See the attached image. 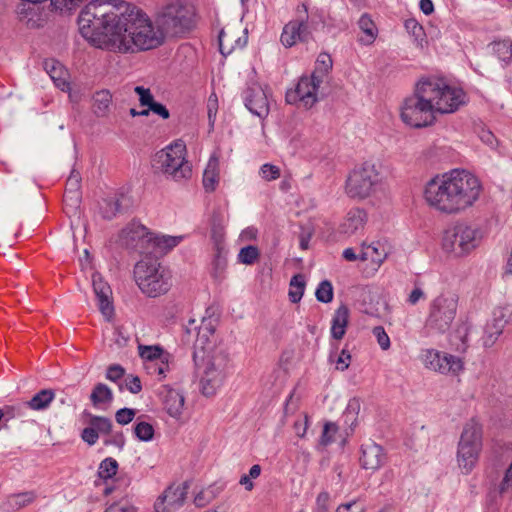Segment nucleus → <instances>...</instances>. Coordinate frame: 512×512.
<instances>
[{
  "label": "nucleus",
  "instance_id": "dca6fc26",
  "mask_svg": "<svg viewBox=\"0 0 512 512\" xmlns=\"http://www.w3.org/2000/svg\"><path fill=\"white\" fill-rule=\"evenodd\" d=\"M189 482L169 486L154 504L156 512H173L180 508L186 499Z\"/></svg>",
  "mask_w": 512,
  "mask_h": 512
},
{
  "label": "nucleus",
  "instance_id": "0eeeda50",
  "mask_svg": "<svg viewBox=\"0 0 512 512\" xmlns=\"http://www.w3.org/2000/svg\"><path fill=\"white\" fill-rule=\"evenodd\" d=\"M153 167L175 181L188 179L192 174V169L186 160L184 142L177 140L158 151L153 158Z\"/></svg>",
  "mask_w": 512,
  "mask_h": 512
},
{
  "label": "nucleus",
  "instance_id": "09e8293b",
  "mask_svg": "<svg viewBox=\"0 0 512 512\" xmlns=\"http://www.w3.org/2000/svg\"><path fill=\"white\" fill-rule=\"evenodd\" d=\"M26 406L23 405H6L0 408V411L3 413V426H7V422L11 419L21 417L24 414V409Z\"/></svg>",
  "mask_w": 512,
  "mask_h": 512
},
{
  "label": "nucleus",
  "instance_id": "ea45409f",
  "mask_svg": "<svg viewBox=\"0 0 512 512\" xmlns=\"http://www.w3.org/2000/svg\"><path fill=\"white\" fill-rule=\"evenodd\" d=\"M112 96L109 91L102 90L94 95V107L97 116H104L110 106Z\"/></svg>",
  "mask_w": 512,
  "mask_h": 512
},
{
  "label": "nucleus",
  "instance_id": "20e7f679",
  "mask_svg": "<svg viewBox=\"0 0 512 512\" xmlns=\"http://www.w3.org/2000/svg\"><path fill=\"white\" fill-rule=\"evenodd\" d=\"M432 88L427 87L426 80L417 83L414 93L407 97L401 106V120L412 128L431 126L436 120L432 104Z\"/></svg>",
  "mask_w": 512,
  "mask_h": 512
},
{
  "label": "nucleus",
  "instance_id": "e433bc0d",
  "mask_svg": "<svg viewBox=\"0 0 512 512\" xmlns=\"http://www.w3.org/2000/svg\"><path fill=\"white\" fill-rule=\"evenodd\" d=\"M85 415L89 417V424L100 435H109L112 432V421L103 416H95L85 412Z\"/></svg>",
  "mask_w": 512,
  "mask_h": 512
},
{
  "label": "nucleus",
  "instance_id": "a211bd4d",
  "mask_svg": "<svg viewBox=\"0 0 512 512\" xmlns=\"http://www.w3.org/2000/svg\"><path fill=\"white\" fill-rule=\"evenodd\" d=\"M244 103L247 109L259 118L267 117L269 103L265 90L261 85L252 83L244 91Z\"/></svg>",
  "mask_w": 512,
  "mask_h": 512
},
{
  "label": "nucleus",
  "instance_id": "39448f33",
  "mask_svg": "<svg viewBox=\"0 0 512 512\" xmlns=\"http://www.w3.org/2000/svg\"><path fill=\"white\" fill-rule=\"evenodd\" d=\"M135 281L149 297L165 294L171 287V276L158 259L145 255L134 267Z\"/></svg>",
  "mask_w": 512,
  "mask_h": 512
},
{
  "label": "nucleus",
  "instance_id": "f8f14e48",
  "mask_svg": "<svg viewBox=\"0 0 512 512\" xmlns=\"http://www.w3.org/2000/svg\"><path fill=\"white\" fill-rule=\"evenodd\" d=\"M427 87L432 88V104L436 113H454L466 105L468 98L463 89L445 84L439 80L426 79Z\"/></svg>",
  "mask_w": 512,
  "mask_h": 512
},
{
  "label": "nucleus",
  "instance_id": "0e129e2a",
  "mask_svg": "<svg viewBox=\"0 0 512 512\" xmlns=\"http://www.w3.org/2000/svg\"><path fill=\"white\" fill-rule=\"evenodd\" d=\"M512 491V462L509 468L506 471V474L499 485V492L501 494L508 493Z\"/></svg>",
  "mask_w": 512,
  "mask_h": 512
},
{
  "label": "nucleus",
  "instance_id": "79ce46f5",
  "mask_svg": "<svg viewBox=\"0 0 512 512\" xmlns=\"http://www.w3.org/2000/svg\"><path fill=\"white\" fill-rule=\"evenodd\" d=\"M118 470V463L114 458L108 457L104 459L98 468V476L101 479L107 480L116 475Z\"/></svg>",
  "mask_w": 512,
  "mask_h": 512
},
{
  "label": "nucleus",
  "instance_id": "c03bdc74",
  "mask_svg": "<svg viewBox=\"0 0 512 512\" xmlns=\"http://www.w3.org/2000/svg\"><path fill=\"white\" fill-rule=\"evenodd\" d=\"M316 299L322 303H329L333 300V287L330 281L323 280L319 283L316 292Z\"/></svg>",
  "mask_w": 512,
  "mask_h": 512
},
{
  "label": "nucleus",
  "instance_id": "69168bd1",
  "mask_svg": "<svg viewBox=\"0 0 512 512\" xmlns=\"http://www.w3.org/2000/svg\"><path fill=\"white\" fill-rule=\"evenodd\" d=\"M351 362L350 353L343 349L336 360V369L339 371H345L348 369Z\"/></svg>",
  "mask_w": 512,
  "mask_h": 512
},
{
  "label": "nucleus",
  "instance_id": "8fccbe9b",
  "mask_svg": "<svg viewBox=\"0 0 512 512\" xmlns=\"http://www.w3.org/2000/svg\"><path fill=\"white\" fill-rule=\"evenodd\" d=\"M259 257V250L255 246H246L243 247L239 254L238 259L241 263L251 265L253 264L257 258Z\"/></svg>",
  "mask_w": 512,
  "mask_h": 512
},
{
  "label": "nucleus",
  "instance_id": "13d9d810",
  "mask_svg": "<svg viewBox=\"0 0 512 512\" xmlns=\"http://www.w3.org/2000/svg\"><path fill=\"white\" fill-rule=\"evenodd\" d=\"M215 498V494L210 490H202L194 497V504L197 507H204Z\"/></svg>",
  "mask_w": 512,
  "mask_h": 512
},
{
  "label": "nucleus",
  "instance_id": "a19ab883",
  "mask_svg": "<svg viewBox=\"0 0 512 512\" xmlns=\"http://www.w3.org/2000/svg\"><path fill=\"white\" fill-rule=\"evenodd\" d=\"M503 330L504 328H498L497 324H493V322L489 321L485 326L484 335L482 337L484 347H492L503 333Z\"/></svg>",
  "mask_w": 512,
  "mask_h": 512
},
{
  "label": "nucleus",
  "instance_id": "4d7b16f0",
  "mask_svg": "<svg viewBox=\"0 0 512 512\" xmlns=\"http://www.w3.org/2000/svg\"><path fill=\"white\" fill-rule=\"evenodd\" d=\"M373 335L376 337L377 342L381 349L387 350L390 348V338L382 326L373 328Z\"/></svg>",
  "mask_w": 512,
  "mask_h": 512
},
{
  "label": "nucleus",
  "instance_id": "bf43d9fd",
  "mask_svg": "<svg viewBox=\"0 0 512 512\" xmlns=\"http://www.w3.org/2000/svg\"><path fill=\"white\" fill-rule=\"evenodd\" d=\"M125 374V370L121 365H110L106 371V378L110 381L117 382Z\"/></svg>",
  "mask_w": 512,
  "mask_h": 512
},
{
  "label": "nucleus",
  "instance_id": "864d4df0",
  "mask_svg": "<svg viewBox=\"0 0 512 512\" xmlns=\"http://www.w3.org/2000/svg\"><path fill=\"white\" fill-rule=\"evenodd\" d=\"M136 410L132 408H121L115 414V420L120 425L129 424L135 417Z\"/></svg>",
  "mask_w": 512,
  "mask_h": 512
},
{
  "label": "nucleus",
  "instance_id": "680f3d73",
  "mask_svg": "<svg viewBox=\"0 0 512 512\" xmlns=\"http://www.w3.org/2000/svg\"><path fill=\"white\" fill-rule=\"evenodd\" d=\"M125 387L133 394H137L142 390L140 378L138 376L129 375L125 378Z\"/></svg>",
  "mask_w": 512,
  "mask_h": 512
},
{
  "label": "nucleus",
  "instance_id": "5701e85b",
  "mask_svg": "<svg viewBox=\"0 0 512 512\" xmlns=\"http://www.w3.org/2000/svg\"><path fill=\"white\" fill-rule=\"evenodd\" d=\"M308 35V26L304 20L290 21L283 28L281 42L285 47H292L297 41H306Z\"/></svg>",
  "mask_w": 512,
  "mask_h": 512
},
{
  "label": "nucleus",
  "instance_id": "7ed1b4c3",
  "mask_svg": "<svg viewBox=\"0 0 512 512\" xmlns=\"http://www.w3.org/2000/svg\"><path fill=\"white\" fill-rule=\"evenodd\" d=\"M121 23L123 27L115 45L121 52L153 49L161 45L164 40L160 27H154L149 17L131 3Z\"/></svg>",
  "mask_w": 512,
  "mask_h": 512
},
{
  "label": "nucleus",
  "instance_id": "de8ad7c7",
  "mask_svg": "<svg viewBox=\"0 0 512 512\" xmlns=\"http://www.w3.org/2000/svg\"><path fill=\"white\" fill-rule=\"evenodd\" d=\"M370 253L372 254L371 261L380 265L388 256V250L385 245L381 242H374L368 246Z\"/></svg>",
  "mask_w": 512,
  "mask_h": 512
},
{
  "label": "nucleus",
  "instance_id": "6e6552de",
  "mask_svg": "<svg viewBox=\"0 0 512 512\" xmlns=\"http://www.w3.org/2000/svg\"><path fill=\"white\" fill-rule=\"evenodd\" d=\"M382 187V177L376 164L365 162L347 177L345 193L356 200L374 196Z\"/></svg>",
  "mask_w": 512,
  "mask_h": 512
},
{
  "label": "nucleus",
  "instance_id": "393cba45",
  "mask_svg": "<svg viewBox=\"0 0 512 512\" xmlns=\"http://www.w3.org/2000/svg\"><path fill=\"white\" fill-rule=\"evenodd\" d=\"M161 394L165 411L171 417L179 419L182 415L185 402L183 394L171 388H164Z\"/></svg>",
  "mask_w": 512,
  "mask_h": 512
},
{
  "label": "nucleus",
  "instance_id": "6ab92c4d",
  "mask_svg": "<svg viewBox=\"0 0 512 512\" xmlns=\"http://www.w3.org/2000/svg\"><path fill=\"white\" fill-rule=\"evenodd\" d=\"M42 3H32L28 0H21L16 7L18 19L28 28H39L43 24Z\"/></svg>",
  "mask_w": 512,
  "mask_h": 512
},
{
  "label": "nucleus",
  "instance_id": "7c9ffc66",
  "mask_svg": "<svg viewBox=\"0 0 512 512\" xmlns=\"http://www.w3.org/2000/svg\"><path fill=\"white\" fill-rule=\"evenodd\" d=\"M55 398V392L52 389H43L37 392L24 406L35 410L42 411L47 409Z\"/></svg>",
  "mask_w": 512,
  "mask_h": 512
},
{
  "label": "nucleus",
  "instance_id": "f3484780",
  "mask_svg": "<svg viewBox=\"0 0 512 512\" xmlns=\"http://www.w3.org/2000/svg\"><path fill=\"white\" fill-rule=\"evenodd\" d=\"M323 82L316 81L313 75L302 76L294 92L287 94L289 102L299 100L306 108L318 102V90Z\"/></svg>",
  "mask_w": 512,
  "mask_h": 512
},
{
  "label": "nucleus",
  "instance_id": "338daca9",
  "mask_svg": "<svg viewBox=\"0 0 512 512\" xmlns=\"http://www.w3.org/2000/svg\"><path fill=\"white\" fill-rule=\"evenodd\" d=\"M110 437L104 441L105 445H114L119 449H123L125 445V437L122 432H115L109 434Z\"/></svg>",
  "mask_w": 512,
  "mask_h": 512
},
{
  "label": "nucleus",
  "instance_id": "473e14b6",
  "mask_svg": "<svg viewBox=\"0 0 512 512\" xmlns=\"http://www.w3.org/2000/svg\"><path fill=\"white\" fill-rule=\"evenodd\" d=\"M139 356L147 362L154 364L160 359H170V354L165 352L163 348L159 345H139L138 346Z\"/></svg>",
  "mask_w": 512,
  "mask_h": 512
},
{
  "label": "nucleus",
  "instance_id": "37998d69",
  "mask_svg": "<svg viewBox=\"0 0 512 512\" xmlns=\"http://www.w3.org/2000/svg\"><path fill=\"white\" fill-rule=\"evenodd\" d=\"M134 435L140 441H144V442L151 441L154 437V428L148 422H145V421L138 422L134 426Z\"/></svg>",
  "mask_w": 512,
  "mask_h": 512
},
{
  "label": "nucleus",
  "instance_id": "6e6d98bb",
  "mask_svg": "<svg viewBox=\"0 0 512 512\" xmlns=\"http://www.w3.org/2000/svg\"><path fill=\"white\" fill-rule=\"evenodd\" d=\"M134 91L139 95L140 105L150 107V105L155 102L150 89L143 86H136Z\"/></svg>",
  "mask_w": 512,
  "mask_h": 512
},
{
  "label": "nucleus",
  "instance_id": "774afa93",
  "mask_svg": "<svg viewBox=\"0 0 512 512\" xmlns=\"http://www.w3.org/2000/svg\"><path fill=\"white\" fill-rule=\"evenodd\" d=\"M363 506L359 505L356 501L341 504L338 506L336 512H364Z\"/></svg>",
  "mask_w": 512,
  "mask_h": 512
},
{
  "label": "nucleus",
  "instance_id": "c9c22d12",
  "mask_svg": "<svg viewBox=\"0 0 512 512\" xmlns=\"http://www.w3.org/2000/svg\"><path fill=\"white\" fill-rule=\"evenodd\" d=\"M305 277L302 274L294 275L290 280L289 298L292 303H298L305 290Z\"/></svg>",
  "mask_w": 512,
  "mask_h": 512
},
{
  "label": "nucleus",
  "instance_id": "c756f323",
  "mask_svg": "<svg viewBox=\"0 0 512 512\" xmlns=\"http://www.w3.org/2000/svg\"><path fill=\"white\" fill-rule=\"evenodd\" d=\"M358 26L362 32L358 39L359 42L363 45H371L378 35V29L373 20L367 14H364L360 17Z\"/></svg>",
  "mask_w": 512,
  "mask_h": 512
},
{
  "label": "nucleus",
  "instance_id": "f704fd0d",
  "mask_svg": "<svg viewBox=\"0 0 512 512\" xmlns=\"http://www.w3.org/2000/svg\"><path fill=\"white\" fill-rule=\"evenodd\" d=\"M90 400L94 406L110 403L113 400V393L106 384L98 383L91 392Z\"/></svg>",
  "mask_w": 512,
  "mask_h": 512
},
{
  "label": "nucleus",
  "instance_id": "cd10ccee",
  "mask_svg": "<svg viewBox=\"0 0 512 512\" xmlns=\"http://www.w3.org/2000/svg\"><path fill=\"white\" fill-rule=\"evenodd\" d=\"M219 180V157L214 153L211 155L203 173V185L206 191L215 190Z\"/></svg>",
  "mask_w": 512,
  "mask_h": 512
},
{
  "label": "nucleus",
  "instance_id": "a878e982",
  "mask_svg": "<svg viewBox=\"0 0 512 512\" xmlns=\"http://www.w3.org/2000/svg\"><path fill=\"white\" fill-rule=\"evenodd\" d=\"M349 309L346 305H340L336 310L331 322V336L336 340H341L348 326Z\"/></svg>",
  "mask_w": 512,
  "mask_h": 512
},
{
  "label": "nucleus",
  "instance_id": "3c124183",
  "mask_svg": "<svg viewBox=\"0 0 512 512\" xmlns=\"http://www.w3.org/2000/svg\"><path fill=\"white\" fill-rule=\"evenodd\" d=\"M36 495L32 491L14 494L10 497L11 504L16 508L24 507L34 501Z\"/></svg>",
  "mask_w": 512,
  "mask_h": 512
},
{
  "label": "nucleus",
  "instance_id": "4be33fe9",
  "mask_svg": "<svg viewBox=\"0 0 512 512\" xmlns=\"http://www.w3.org/2000/svg\"><path fill=\"white\" fill-rule=\"evenodd\" d=\"M367 221V213L360 208L350 209L339 226V232L346 236H352L364 229Z\"/></svg>",
  "mask_w": 512,
  "mask_h": 512
},
{
  "label": "nucleus",
  "instance_id": "1a4fd4ad",
  "mask_svg": "<svg viewBox=\"0 0 512 512\" xmlns=\"http://www.w3.org/2000/svg\"><path fill=\"white\" fill-rule=\"evenodd\" d=\"M482 426L470 420L463 427L457 446V464L463 473H470L476 466L482 450Z\"/></svg>",
  "mask_w": 512,
  "mask_h": 512
},
{
  "label": "nucleus",
  "instance_id": "5fc2aeb1",
  "mask_svg": "<svg viewBox=\"0 0 512 512\" xmlns=\"http://www.w3.org/2000/svg\"><path fill=\"white\" fill-rule=\"evenodd\" d=\"M260 175L266 181L275 180L280 177L279 167L266 163L260 168Z\"/></svg>",
  "mask_w": 512,
  "mask_h": 512
},
{
  "label": "nucleus",
  "instance_id": "f03ea898",
  "mask_svg": "<svg viewBox=\"0 0 512 512\" xmlns=\"http://www.w3.org/2000/svg\"><path fill=\"white\" fill-rule=\"evenodd\" d=\"M129 4L118 0L90 1L78 17L80 33L93 42H110L115 47Z\"/></svg>",
  "mask_w": 512,
  "mask_h": 512
},
{
  "label": "nucleus",
  "instance_id": "9d476101",
  "mask_svg": "<svg viewBox=\"0 0 512 512\" xmlns=\"http://www.w3.org/2000/svg\"><path fill=\"white\" fill-rule=\"evenodd\" d=\"M228 366L229 358L223 351H215L203 358L202 365L198 367L203 395L209 397L217 393L226 381Z\"/></svg>",
  "mask_w": 512,
  "mask_h": 512
},
{
  "label": "nucleus",
  "instance_id": "e2e57ef3",
  "mask_svg": "<svg viewBox=\"0 0 512 512\" xmlns=\"http://www.w3.org/2000/svg\"><path fill=\"white\" fill-rule=\"evenodd\" d=\"M81 438L88 445L92 446L97 443L99 439V435L95 432V430L89 424L88 427L84 428L81 433Z\"/></svg>",
  "mask_w": 512,
  "mask_h": 512
},
{
  "label": "nucleus",
  "instance_id": "052dcab7",
  "mask_svg": "<svg viewBox=\"0 0 512 512\" xmlns=\"http://www.w3.org/2000/svg\"><path fill=\"white\" fill-rule=\"evenodd\" d=\"M426 298V294L418 282L415 283L414 288L410 292L407 301L411 305L417 304L420 300Z\"/></svg>",
  "mask_w": 512,
  "mask_h": 512
},
{
  "label": "nucleus",
  "instance_id": "412c9836",
  "mask_svg": "<svg viewBox=\"0 0 512 512\" xmlns=\"http://www.w3.org/2000/svg\"><path fill=\"white\" fill-rule=\"evenodd\" d=\"M385 461L386 454L380 445L374 442L362 445L360 463L364 469L376 471L384 465Z\"/></svg>",
  "mask_w": 512,
  "mask_h": 512
},
{
  "label": "nucleus",
  "instance_id": "c85d7f7f",
  "mask_svg": "<svg viewBox=\"0 0 512 512\" xmlns=\"http://www.w3.org/2000/svg\"><path fill=\"white\" fill-rule=\"evenodd\" d=\"M44 68L46 72L49 74L51 80L54 84L64 91L68 88L69 84L66 81V72L63 69V66L56 60H47L44 63Z\"/></svg>",
  "mask_w": 512,
  "mask_h": 512
},
{
  "label": "nucleus",
  "instance_id": "ddd939ff",
  "mask_svg": "<svg viewBox=\"0 0 512 512\" xmlns=\"http://www.w3.org/2000/svg\"><path fill=\"white\" fill-rule=\"evenodd\" d=\"M458 298L451 293H443L436 297L429 307L426 325L439 333L446 332L455 319Z\"/></svg>",
  "mask_w": 512,
  "mask_h": 512
},
{
  "label": "nucleus",
  "instance_id": "423d86ee",
  "mask_svg": "<svg viewBox=\"0 0 512 512\" xmlns=\"http://www.w3.org/2000/svg\"><path fill=\"white\" fill-rule=\"evenodd\" d=\"M482 238V232L478 226L458 222L444 232L442 248L445 253L454 257H464L480 245Z\"/></svg>",
  "mask_w": 512,
  "mask_h": 512
},
{
  "label": "nucleus",
  "instance_id": "49530a36",
  "mask_svg": "<svg viewBox=\"0 0 512 512\" xmlns=\"http://www.w3.org/2000/svg\"><path fill=\"white\" fill-rule=\"evenodd\" d=\"M338 425L334 422H326L319 439V445L326 447L334 441V436L338 432Z\"/></svg>",
  "mask_w": 512,
  "mask_h": 512
},
{
  "label": "nucleus",
  "instance_id": "f257e3e1",
  "mask_svg": "<svg viewBox=\"0 0 512 512\" xmlns=\"http://www.w3.org/2000/svg\"><path fill=\"white\" fill-rule=\"evenodd\" d=\"M482 191L480 180L464 169H453L431 179L424 191L425 200L437 211L459 214L472 207Z\"/></svg>",
  "mask_w": 512,
  "mask_h": 512
},
{
  "label": "nucleus",
  "instance_id": "2eb2a0df",
  "mask_svg": "<svg viewBox=\"0 0 512 512\" xmlns=\"http://www.w3.org/2000/svg\"><path fill=\"white\" fill-rule=\"evenodd\" d=\"M153 234L139 222H131L122 230V240L126 246L137 250L143 257L144 250L150 249Z\"/></svg>",
  "mask_w": 512,
  "mask_h": 512
},
{
  "label": "nucleus",
  "instance_id": "9b49d317",
  "mask_svg": "<svg viewBox=\"0 0 512 512\" xmlns=\"http://www.w3.org/2000/svg\"><path fill=\"white\" fill-rule=\"evenodd\" d=\"M194 11L181 0H171L159 14L158 22L163 34L178 36L191 29Z\"/></svg>",
  "mask_w": 512,
  "mask_h": 512
},
{
  "label": "nucleus",
  "instance_id": "4c0bfd02",
  "mask_svg": "<svg viewBox=\"0 0 512 512\" xmlns=\"http://www.w3.org/2000/svg\"><path fill=\"white\" fill-rule=\"evenodd\" d=\"M493 53L503 62H509L512 59V42L509 39L494 41L491 44Z\"/></svg>",
  "mask_w": 512,
  "mask_h": 512
},
{
  "label": "nucleus",
  "instance_id": "aec40b11",
  "mask_svg": "<svg viewBox=\"0 0 512 512\" xmlns=\"http://www.w3.org/2000/svg\"><path fill=\"white\" fill-rule=\"evenodd\" d=\"M92 285L98 299L99 310L107 319H110L114 312L113 305L110 301L112 295L110 286L103 280L99 273L92 275Z\"/></svg>",
  "mask_w": 512,
  "mask_h": 512
},
{
  "label": "nucleus",
  "instance_id": "72a5a7b5",
  "mask_svg": "<svg viewBox=\"0 0 512 512\" xmlns=\"http://www.w3.org/2000/svg\"><path fill=\"white\" fill-rule=\"evenodd\" d=\"M332 66L333 61L331 56L327 53H320L317 57L315 68L311 75L314 76L316 81L324 82L332 70Z\"/></svg>",
  "mask_w": 512,
  "mask_h": 512
},
{
  "label": "nucleus",
  "instance_id": "b1692460",
  "mask_svg": "<svg viewBox=\"0 0 512 512\" xmlns=\"http://www.w3.org/2000/svg\"><path fill=\"white\" fill-rule=\"evenodd\" d=\"M182 239V236L153 235L150 249L144 250L145 255L159 260V257L176 247L182 241Z\"/></svg>",
  "mask_w": 512,
  "mask_h": 512
},
{
  "label": "nucleus",
  "instance_id": "2f4dec72",
  "mask_svg": "<svg viewBox=\"0 0 512 512\" xmlns=\"http://www.w3.org/2000/svg\"><path fill=\"white\" fill-rule=\"evenodd\" d=\"M80 173L73 170L66 182L65 201H71L74 205L80 202Z\"/></svg>",
  "mask_w": 512,
  "mask_h": 512
},
{
  "label": "nucleus",
  "instance_id": "a18cd8bd",
  "mask_svg": "<svg viewBox=\"0 0 512 512\" xmlns=\"http://www.w3.org/2000/svg\"><path fill=\"white\" fill-rule=\"evenodd\" d=\"M512 317V311L509 307H497L493 311L491 322L497 324L498 328H505Z\"/></svg>",
  "mask_w": 512,
  "mask_h": 512
},
{
  "label": "nucleus",
  "instance_id": "4468645a",
  "mask_svg": "<svg viewBox=\"0 0 512 512\" xmlns=\"http://www.w3.org/2000/svg\"><path fill=\"white\" fill-rule=\"evenodd\" d=\"M424 362L427 368L442 373L456 375L463 369L461 358L434 350H428Z\"/></svg>",
  "mask_w": 512,
  "mask_h": 512
},
{
  "label": "nucleus",
  "instance_id": "603ef678",
  "mask_svg": "<svg viewBox=\"0 0 512 512\" xmlns=\"http://www.w3.org/2000/svg\"><path fill=\"white\" fill-rule=\"evenodd\" d=\"M360 410V401L357 398H353L348 402V405L344 411L345 422L351 421V425L356 421V416Z\"/></svg>",
  "mask_w": 512,
  "mask_h": 512
},
{
  "label": "nucleus",
  "instance_id": "bb28decb",
  "mask_svg": "<svg viewBox=\"0 0 512 512\" xmlns=\"http://www.w3.org/2000/svg\"><path fill=\"white\" fill-rule=\"evenodd\" d=\"M236 34L233 28H223L218 36L219 49L223 55L230 54L234 49V43L237 47L242 48L247 43V37L242 40L240 37L236 38Z\"/></svg>",
  "mask_w": 512,
  "mask_h": 512
},
{
  "label": "nucleus",
  "instance_id": "58836bf2",
  "mask_svg": "<svg viewBox=\"0 0 512 512\" xmlns=\"http://www.w3.org/2000/svg\"><path fill=\"white\" fill-rule=\"evenodd\" d=\"M100 214L104 219L110 220L121 212V203L118 198L103 199L99 206Z\"/></svg>",
  "mask_w": 512,
  "mask_h": 512
}]
</instances>
